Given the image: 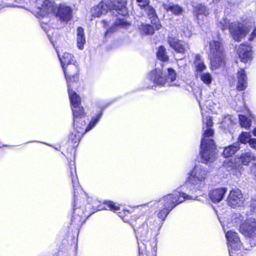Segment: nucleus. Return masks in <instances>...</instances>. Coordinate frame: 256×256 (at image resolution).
I'll return each mask as SVG.
<instances>
[{
  "instance_id": "obj_13",
  "label": "nucleus",
  "mask_w": 256,
  "mask_h": 256,
  "mask_svg": "<svg viewBox=\"0 0 256 256\" xmlns=\"http://www.w3.org/2000/svg\"><path fill=\"white\" fill-rule=\"evenodd\" d=\"M226 236L228 240V246L230 256H234L233 250H240L242 242L238 234L232 230L226 232Z\"/></svg>"
},
{
  "instance_id": "obj_29",
  "label": "nucleus",
  "mask_w": 256,
  "mask_h": 256,
  "mask_svg": "<svg viewBox=\"0 0 256 256\" xmlns=\"http://www.w3.org/2000/svg\"><path fill=\"white\" fill-rule=\"evenodd\" d=\"M240 148L238 142L234 143L230 146L226 147L223 151L224 157H230L234 154Z\"/></svg>"
},
{
  "instance_id": "obj_14",
  "label": "nucleus",
  "mask_w": 256,
  "mask_h": 256,
  "mask_svg": "<svg viewBox=\"0 0 256 256\" xmlns=\"http://www.w3.org/2000/svg\"><path fill=\"white\" fill-rule=\"evenodd\" d=\"M102 23L104 27L106 29L105 36H110L116 30L119 26L125 27L130 24V23L124 19L118 18L114 21H107L102 20Z\"/></svg>"
},
{
  "instance_id": "obj_39",
  "label": "nucleus",
  "mask_w": 256,
  "mask_h": 256,
  "mask_svg": "<svg viewBox=\"0 0 256 256\" xmlns=\"http://www.w3.org/2000/svg\"><path fill=\"white\" fill-rule=\"evenodd\" d=\"M248 144L252 148L256 150V138H252Z\"/></svg>"
},
{
  "instance_id": "obj_27",
  "label": "nucleus",
  "mask_w": 256,
  "mask_h": 256,
  "mask_svg": "<svg viewBox=\"0 0 256 256\" xmlns=\"http://www.w3.org/2000/svg\"><path fill=\"white\" fill-rule=\"evenodd\" d=\"M238 118L240 126L245 128H248L250 126L251 119L254 118V115L250 112H248V117L245 115L239 114Z\"/></svg>"
},
{
  "instance_id": "obj_18",
  "label": "nucleus",
  "mask_w": 256,
  "mask_h": 256,
  "mask_svg": "<svg viewBox=\"0 0 256 256\" xmlns=\"http://www.w3.org/2000/svg\"><path fill=\"white\" fill-rule=\"evenodd\" d=\"M224 166L231 174L236 176H239L241 174L242 170V166L240 164H238L232 160H225L223 164Z\"/></svg>"
},
{
  "instance_id": "obj_16",
  "label": "nucleus",
  "mask_w": 256,
  "mask_h": 256,
  "mask_svg": "<svg viewBox=\"0 0 256 256\" xmlns=\"http://www.w3.org/2000/svg\"><path fill=\"white\" fill-rule=\"evenodd\" d=\"M168 42L170 48L178 53L184 54L189 48L188 43L176 38L169 36Z\"/></svg>"
},
{
  "instance_id": "obj_36",
  "label": "nucleus",
  "mask_w": 256,
  "mask_h": 256,
  "mask_svg": "<svg viewBox=\"0 0 256 256\" xmlns=\"http://www.w3.org/2000/svg\"><path fill=\"white\" fill-rule=\"evenodd\" d=\"M140 30L142 32L146 34H152L154 32V28L150 24H142Z\"/></svg>"
},
{
  "instance_id": "obj_7",
  "label": "nucleus",
  "mask_w": 256,
  "mask_h": 256,
  "mask_svg": "<svg viewBox=\"0 0 256 256\" xmlns=\"http://www.w3.org/2000/svg\"><path fill=\"white\" fill-rule=\"evenodd\" d=\"M218 26L222 30L228 29L232 38L236 42L240 41L249 32L248 28L243 24L238 22H230L226 18L220 20Z\"/></svg>"
},
{
  "instance_id": "obj_41",
  "label": "nucleus",
  "mask_w": 256,
  "mask_h": 256,
  "mask_svg": "<svg viewBox=\"0 0 256 256\" xmlns=\"http://www.w3.org/2000/svg\"><path fill=\"white\" fill-rule=\"evenodd\" d=\"M252 170L253 174L256 177V164L252 166Z\"/></svg>"
},
{
  "instance_id": "obj_2",
  "label": "nucleus",
  "mask_w": 256,
  "mask_h": 256,
  "mask_svg": "<svg viewBox=\"0 0 256 256\" xmlns=\"http://www.w3.org/2000/svg\"><path fill=\"white\" fill-rule=\"evenodd\" d=\"M18 2L27 3L28 2L35 4L41 16L52 14L60 21L68 22L72 18L73 9L66 4H56L53 0H16Z\"/></svg>"
},
{
  "instance_id": "obj_43",
  "label": "nucleus",
  "mask_w": 256,
  "mask_h": 256,
  "mask_svg": "<svg viewBox=\"0 0 256 256\" xmlns=\"http://www.w3.org/2000/svg\"><path fill=\"white\" fill-rule=\"evenodd\" d=\"M226 120H230V122H231L230 118V117L229 116H226L224 117V121Z\"/></svg>"
},
{
  "instance_id": "obj_30",
  "label": "nucleus",
  "mask_w": 256,
  "mask_h": 256,
  "mask_svg": "<svg viewBox=\"0 0 256 256\" xmlns=\"http://www.w3.org/2000/svg\"><path fill=\"white\" fill-rule=\"evenodd\" d=\"M164 8L166 11H170L175 15H179L182 12V8L178 4H164Z\"/></svg>"
},
{
  "instance_id": "obj_19",
  "label": "nucleus",
  "mask_w": 256,
  "mask_h": 256,
  "mask_svg": "<svg viewBox=\"0 0 256 256\" xmlns=\"http://www.w3.org/2000/svg\"><path fill=\"white\" fill-rule=\"evenodd\" d=\"M226 192L227 188H216L209 192L208 196L213 202H218L223 199Z\"/></svg>"
},
{
  "instance_id": "obj_20",
  "label": "nucleus",
  "mask_w": 256,
  "mask_h": 256,
  "mask_svg": "<svg viewBox=\"0 0 256 256\" xmlns=\"http://www.w3.org/2000/svg\"><path fill=\"white\" fill-rule=\"evenodd\" d=\"M238 83L236 89L238 91L244 90L247 87L248 78L244 69L240 68L237 73Z\"/></svg>"
},
{
  "instance_id": "obj_33",
  "label": "nucleus",
  "mask_w": 256,
  "mask_h": 256,
  "mask_svg": "<svg viewBox=\"0 0 256 256\" xmlns=\"http://www.w3.org/2000/svg\"><path fill=\"white\" fill-rule=\"evenodd\" d=\"M200 80L205 84L209 85L211 84L212 78L211 74L208 72L200 73L198 75V77Z\"/></svg>"
},
{
  "instance_id": "obj_12",
  "label": "nucleus",
  "mask_w": 256,
  "mask_h": 256,
  "mask_svg": "<svg viewBox=\"0 0 256 256\" xmlns=\"http://www.w3.org/2000/svg\"><path fill=\"white\" fill-rule=\"evenodd\" d=\"M208 174V170L202 164H196L188 174V182L200 187V184L203 183L206 178Z\"/></svg>"
},
{
  "instance_id": "obj_17",
  "label": "nucleus",
  "mask_w": 256,
  "mask_h": 256,
  "mask_svg": "<svg viewBox=\"0 0 256 256\" xmlns=\"http://www.w3.org/2000/svg\"><path fill=\"white\" fill-rule=\"evenodd\" d=\"M252 48V46L243 44L238 46L237 50L238 54L242 62L245 63L251 60Z\"/></svg>"
},
{
  "instance_id": "obj_40",
  "label": "nucleus",
  "mask_w": 256,
  "mask_h": 256,
  "mask_svg": "<svg viewBox=\"0 0 256 256\" xmlns=\"http://www.w3.org/2000/svg\"><path fill=\"white\" fill-rule=\"evenodd\" d=\"M256 38V26L254 28L252 32L248 38L250 41L253 40Z\"/></svg>"
},
{
  "instance_id": "obj_11",
  "label": "nucleus",
  "mask_w": 256,
  "mask_h": 256,
  "mask_svg": "<svg viewBox=\"0 0 256 256\" xmlns=\"http://www.w3.org/2000/svg\"><path fill=\"white\" fill-rule=\"evenodd\" d=\"M210 55L212 70H216L224 64V56L222 44L218 40L210 42Z\"/></svg>"
},
{
  "instance_id": "obj_5",
  "label": "nucleus",
  "mask_w": 256,
  "mask_h": 256,
  "mask_svg": "<svg viewBox=\"0 0 256 256\" xmlns=\"http://www.w3.org/2000/svg\"><path fill=\"white\" fill-rule=\"evenodd\" d=\"M126 4V2L124 0H106L92 8V15L94 17H99L106 14L108 10H112L124 16L128 14Z\"/></svg>"
},
{
  "instance_id": "obj_45",
  "label": "nucleus",
  "mask_w": 256,
  "mask_h": 256,
  "mask_svg": "<svg viewBox=\"0 0 256 256\" xmlns=\"http://www.w3.org/2000/svg\"><path fill=\"white\" fill-rule=\"evenodd\" d=\"M138 251H139V254H140V248H138Z\"/></svg>"
},
{
  "instance_id": "obj_25",
  "label": "nucleus",
  "mask_w": 256,
  "mask_h": 256,
  "mask_svg": "<svg viewBox=\"0 0 256 256\" xmlns=\"http://www.w3.org/2000/svg\"><path fill=\"white\" fill-rule=\"evenodd\" d=\"M194 64L196 72L195 76L196 78H198V75L200 73H202V72L206 70V66L204 65V62L202 60L201 56L200 55H196V56Z\"/></svg>"
},
{
  "instance_id": "obj_31",
  "label": "nucleus",
  "mask_w": 256,
  "mask_h": 256,
  "mask_svg": "<svg viewBox=\"0 0 256 256\" xmlns=\"http://www.w3.org/2000/svg\"><path fill=\"white\" fill-rule=\"evenodd\" d=\"M171 210L166 208L165 207H163L162 208L160 209L157 214L158 218L160 220V222H157L156 220V222L162 223L164 222Z\"/></svg>"
},
{
  "instance_id": "obj_37",
  "label": "nucleus",
  "mask_w": 256,
  "mask_h": 256,
  "mask_svg": "<svg viewBox=\"0 0 256 256\" xmlns=\"http://www.w3.org/2000/svg\"><path fill=\"white\" fill-rule=\"evenodd\" d=\"M136 2L138 3L139 6L142 8H146L149 4L148 0H136Z\"/></svg>"
},
{
  "instance_id": "obj_1",
  "label": "nucleus",
  "mask_w": 256,
  "mask_h": 256,
  "mask_svg": "<svg viewBox=\"0 0 256 256\" xmlns=\"http://www.w3.org/2000/svg\"><path fill=\"white\" fill-rule=\"evenodd\" d=\"M69 166L74 196V205L71 223L78 228L82 224L90 213L88 212L86 208L85 200L87 198V194L79 184L75 166L74 164L70 163Z\"/></svg>"
},
{
  "instance_id": "obj_42",
  "label": "nucleus",
  "mask_w": 256,
  "mask_h": 256,
  "mask_svg": "<svg viewBox=\"0 0 256 256\" xmlns=\"http://www.w3.org/2000/svg\"><path fill=\"white\" fill-rule=\"evenodd\" d=\"M184 34L185 36H187V37H190L191 35V33L189 31H188L187 32V33H185V32H184Z\"/></svg>"
},
{
  "instance_id": "obj_49",
  "label": "nucleus",
  "mask_w": 256,
  "mask_h": 256,
  "mask_svg": "<svg viewBox=\"0 0 256 256\" xmlns=\"http://www.w3.org/2000/svg\"><path fill=\"white\" fill-rule=\"evenodd\" d=\"M255 234H256V232Z\"/></svg>"
},
{
  "instance_id": "obj_21",
  "label": "nucleus",
  "mask_w": 256,
  "mask_h": 256,
  "mask_svg": "<svg viewBox=\"0 0 256 256\" xmlns=\"http://www.w3.org/2000/svg\"><path fill=\"white\" fill-rule=\"evenodd\" d=\"M146 12L148 18L151 20V23L154 26L155 29L158 30L161 28L162 26L160 22L155 10L148 5L146 8Z\"/></svg>"
},
{
  "instance_id": "obj_38",
  "label": "nucleus",
  "mask_w": 256,
  "mask_h": 256,
  "mask_svg": "<svg viewBox=\"0 0 256 256\" xmlns=\"http://www.w3.org/2000/svg\"><path fill=\"white\" fill-rule=\"evenodd\" d=\"M188 184H190V183H188L187 182V183L184 185L182 187V190H183V192L180 190L181 192H184L186 194V192H188L189 191H192V192H194V191H192V189L188 188Z\"/></svg>"
},
{
  "instance_id": "obj_8",
  "label": "nucleus",
  "mask_w": 256,
  "mask_h": 256,
  "mask_svg": "<svg viewBox=\"0 0 256 256\" xmlns=\"http://www.w3.org/2000/svg\"><path fill=\"white\" fill-rule=\"evenodd\" d=\"M167 75L163 74L160 68H156L152 70L148 74L147 80L149 87H153L154 86H163L166 83H172L176 78V73L172 68L167 70Z\"/></svg>"
},
{
  "instance_id": "obj_3",
  "label": "nucleus",
  "mask_w": 256,
  "mask_h": 256,
  "mask_svg": "<svg viewBox=\"0 0 256 256\" xmlns=\"http://www.w3.org/2000/svg\"><path fill=\"white\" fill-rule=\"evenodd\" d=\"M203 118L204 131L200 144V155L202 162L208 163L212 162L216 156V146L212 139L214 130L212 129V122L211 117L206 116L204 118L202 112Z\"/></svg>"
},
{
  "instance_id": "obj_4",
  "label": "nucleus",
  "mask_w": 256,
  "mask_h": 256,
  "mask_svg": "<svg viewBox=\"0 0 256 256\" xmlns=\"http://www.w3.org/2000/svg\"><path fill=\"white\" fill-rule=\"evenodd\" d=\"M162 226V223L156 222L154 218H149L136 230L134 229L136 238L142 242L149 241L158 234Z\"/></svg>"
},
{
  "instance_id": "obj_46",
  "label": "nucleus",
  "mask_w": 256,
  "mask_h": 256,
  "mask_svg": "<svg viewBox=\"0 0 256 256\" xmlns=\"http://www.w3.org/2000/svg\"><path fill=\"white\" fill-rule=\"evenodd\" d=\"M42 28L44 30H46V28H44V26H42Z\"/></svg>"
},
{
  "instance_id": "obj_23",
  "label": "nucleus",
  "mask_w": 256,
  "mask_h": 256,
  "mask_svg": "<svg viewBox=\"0 0 256 256\" xmlns=\"http://www.w3.org/2000/svg\"><path fill=\"white\" fill-rule=\"evenodd\" d=\"M68 69L67 70L68 76L65 77L67 83L70 84L72 82H76L78 79V76L76 72L78 71V68L74 63L66 66Z\"/></svg>"
},
{
  "instance_id": "obj_6",
  "label": "nucleus",
  "mask_w": 256,
  "mask_h": 256,
  "mask_svg": "<svg viewBox=\"0 0 256 256\" xmlns=\"http://www.w3.org/2000/svg\"><path fill=\"white\" fill-rule=\"evenodd\" d=\"M106 107V106L100 104L98 108L100 109V112L98 113L96 116L92 117L91 121L90 122L88 125L85 129L86 122H84L82 124H81V120H79L78 126H75L74 124V130L70 132L68 140H70L72 142L75 144H77L80 140L82 135L86 132L91 130L94 128L96 124L99 122L100 119L102 114V110ZM74 121V120H73Z\"/></svg>"
},
{
  "instance_id": "obj_28",
  "label": "nucleus",
  "mask_w": 256,
  "mask_h": 256,
  "mask_svg": "<svg viewBox=\"0 0 256 256\" xmlns=\"http://www.w3.org/2000/svg\"><path fill=\"white\" fill-rule=\"evenodd\" d=\"M194 12L198 19H200V16L204 15L206 16L209 14V10L204 5L198 4L194 6Z\"/></svg>"
},
{
  "instance_id": "obj_10",
  "label": "nucleus",
  "mask_w": 256,
  "mask_h": 256,
  "mask_svg": "<svg viewBox=\"0 0 256 256\" xmlns=\"http://www.w3.org/2000/svg\"><path fill=\"white\" fill-rule=\"evenodd\" d=\"M68 93L72 104L74 124L78 126L79 120H81V124L84 122L85 113L84 108L80 106V98L76 92L70 89V84H68Z\"/></svg>"
},
{
  "instance_id": "obj_35",
  "label": "nucleus",
  "mask_w": 256,
  "mask_h": 256,
  "mask_svg": "<svg viewBox=\"0 0 256 256\" xmlns=\"http://www.w3.org/2000/svg\"><path fill=\"white\" fill-rule=\"evenodd\" d=\"M104 204L105 209L116 212L120 210L119 205H116L114 202L112 201H106Z\"/></svg>"
},
{
  "instance_id": "obj_32",
  "label": "nucleus",
  "mask_w": 256,
  "mask_h": 256,
  "mask_svg": "<svg viewBox=\"0 0 256 256\" xmlns=\"http://www.w3.org/2000/svg\"><path fill=\"white\" fill-rule=\"evenodd\" d=\"M166 50L163 46L158 48L156 56L158 60L162 62H166L168 60V56L166 54Z\"/></svg>"
},
{
  "instance_id": "obj_44",
  "label": "nucleus",
  "mask_w": 256,
  "mask_h": 256,
  "mask_svg": "<svg viewBox=\"0 0 256 256\" xmlns=\"http://www.w3.org/2000/svg\"><path fill=\"white\" fill-rule=\"evenodd\" d=\"M253 134L256 136V128H254L252 131Z\"/></svg>"
},
{
  "instance_id": "obj_9",
  "label": "nucleus",
  "mask_w": 256,
  "mask_h": 256,
  "mask_svg": "<svg viewBox=\"0 0 256 256\" xmlns=\"http://www.w3.org/2000/svg\"><path fill=\"white\" fill-rule=\"evenodd\" d=\"M192 196L180 190H175L172 194L164 196L158 204V206H162L172 210L174 208L185 200H190Z\"/></svg>"
},
{
  "instance_id": "obj_48",
  "label": "nucleus",
  "mask_w": 256,
  "mask_h": 256,
  "mask_svg": "<svg viewBox=\"0 0 256 256\" xmlns=\"http://www.w3.org/2000/svg\"><path fill=\"white\" fill-rule=\"evenodd\" d=\"M128 212V210H126V211H124V212Z\"/></svg>"
},
{
  "instance_id": "obj_34",
  "label": "nucleus",
  "mask_w": 256,
  "mask_h": 256,
  "mask_svg": "<svg viewBox=\"0 0 256 256\" xmlns=\"http://www.w3.org/2000/svg\"><path fill=\"white\" fill-rule=\"evenodd\" d=\"M251 134L250 132H242L238 136V141L244 144L249 143L251 140Z\"/></svg>"
},
{
  "instance_id": "obj_47",
  "label": "nucleus",
  "mask_w": 256,
  "mask_h": 256,
  "mask_svg": "<svg viewBox=\"0 0 256 256\" xmlns=\"http://www.w3.org/2000/svg\"><path fill=\"white\" fill-rule=\"evenodd\" d=\"M200 108H202L201 104H200Z\"/></svg>"
},
{
  "instance_id": "obj_22",
  "label": "nucleus",
  "mask_w": 256,
  "mask_h": 256,
  "mask_svg": "<svg viewBox=\"0 0 256 256\" xmlns=\"http://www.w3.org/2000/svg\"><path fill=\"white\" fill-rule=\"evenodd\" d=\"M59 60L61 62V65L65 77L67 78L68 68L66 66L74 62L75 60L73 56L68 52H64L62 57H60V54H58Z\"/></svg>"
},
{
  "instance_id": "obj_24",
  "label": "nucleus",
  "mask_w": 256,
  "mask_h": 256,
  "mask_svg": "<svg viewBox=\"0 0 256 256\" xmlns=\"http://www.w3.org/2000/svg\"><path fill=\"white\" fill-rule=\"evenodd\" d=\"M239 159L244 165L247 166L251 161L256 159V156L252 152L248 150L242 153Z\"/></svg>"
},
{
  "instance_id": "obj_15",
  "label": "nucleus",
  "mask_w": 256,
  "mask_h": 256,
  "mask_svg": "<svg viewBox=\"0 0 256 256\" xmlns=\"http://www.w3.org/2000/svg\"><path fill=\"white\" fill-rule=\"evenodd\" d=\"M244 202V198L238 189L231 190L227 198L228 205L233 208L241 206Z\"/></svg>"
},
{
  "instance_id": "obj_26",
  "label": "nucleus",
  "mask_w": 256,
  "mask_h": 256,
  "mask_svg": "<svg viewBox=\"0 0 256 256\" xmlns=\"http://www.w3.org/2000/svg\"><path fill=\"white\" fill-rule=\"evenodd\" d=\"M76 36L77 47L78 49L82 50L86 43V38L84 29L82 27L78 28Z\"/></svg>"
}]
</instances>
